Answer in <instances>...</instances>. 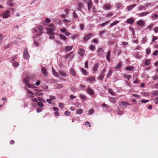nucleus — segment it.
I'll use <instances>...</instances> for the list:
<instances>
[{
    "instance_id": "1",
    "label": "nucleus",
    "mask_w": 158,
    "mask_h": 158,
    "mask_svg": "<svg viewBox=\"0 0 158 158\" xmlns=\"http://www.w3.org/2000/svg\"><path fill=\"white\" fill-rule=\"evenodd\" d=\"M44 28L42 26H39L36 28L33 29V36L34 38H36L41 35L43 33Z\"/></svg>"
},
{
    "instance_id": "2",
    "label": "nucleus",
    "mask_w": 158,
    "mask_h": 158,
    "mask_svg": "<svg viewBox=\"0 0 158 158\" xmlns=\"http://www.w3.org/2000/svg\"><path fill=\"white\" fill-rule=\"evenodd\" d=\"M15 10L13 8H10L6 11L3 15V18L6 19L10 16V12L12 14L14 13Z\"/></svg>"
},
{
    "instance_id": "3",
    "label": "nucleus",
    "mask_w": 158,
    "mask_h": 158,
    "mask_svg": "<svg viewBox=\"0 0 158 158\" xmlns=\"http://www.w3.org/2000/svg\"><path fill=\"white\" fill-rule=\"evenodd\" d=\"M29 78L26 77L23 79V82L25 83L26 86L29 88H34L35 87L34 85H31L29 83Z\"/></svg>"
},
{
    "instance_id": "4",
    "label": "nucleus",
    "mask_w": 158,
    "mask_h": 158,
    "mask_svg": "<svg viewBox=\"0 0 158 158\" xmlns=\"http://www.w3.org/2000/svg\"><path fill=\"white\" fill-rule=\"evenodd\" d=\"M59 38L58 35H50L49 37V38L50 40H54V42L56 43L57 44H59L60 43V41L58 40V38Z\"/></svg>"
},
{
    "instance_id": "5",
    "label": "nucleus",
    "mask_w": 158,
    "mask_h": 158,
    "mask_svg": "<svg viewBox=\"0 0 158 158\" xmlns=\"http://www.w3.org/2000/svg\"><path fill=\"white\" fill-rule=\"evenodd\" d=\"M47 31V34L50 35H54L55 34L54 31L55 29V28H50L47 27L46 28Z\"/></svg>"
},
{
    "instance_id": "6",
    "label": "nucleus",
    "mask_w": 158,
    "mask_h": 158,
    "mask_svg": "<svg viewBox=\"0 0 158 158\" xmlns=\"http://www.w3.org/2000/svg\"><path fill=\"white\" fill-rule=\"evenodd\" d=\"M74 54L73 52H71L69 54H66L65 55V58L66 60H72L74 57Z\"/></svg>"
},
{
    "instance_id": "7",
    "label": "nucleus",
    "mask_w": 158,
    "mask_h": 158,
    "mask_svg": "<svg viewBox=\"0 0 158 158\" xmlns=\"http://www.w3.org/2000/svg\"><path fill=\"white\" fill-rule=\"evenodd\" d=\"M23 56L24 58L27 59L30 56L28 52V50L27 48L24 49Z\"/></svg>"
},
{
    "instance_id": "8",
    "label": "nucleus",
    "mask_w": 158,
    "mask_h": 158,
    "mask_svg": "<svg viewBox=\"0 0 158 158\" xmlns=\"http://www.w3.org/2000/svg\"><path fill=\"white\" fill-rule=\"evenodd\" d=\"M25 89L27 91V94L28 97L30 98H33L34 97V93L31 91L29 90L27 88H25Z\"/></svg>"
},
{
    "instance_id": "9",
    "label": "nucleus",
    "mask_w": 158,
    "mask_h": 158,
    "mask_svg": "<svg viewBox=\"0 0 158 158\" xmlns=\"http://www.w3.org/2000/svg\"><path fill=\"white\" fill-rule=\"evenodd\" d=\"M119 104L122 106H129L130 105L129 103L126 101H121L119 103Z\"/></svg>"
},
{
    "instance_id": "10",
    "label": "nucleus",
    "mask_w": 158,
    "mask_h": 158,
    "mask_svg": "<svg viewBox=\"0 0 158 158\" xmlns=\"http://www.w3.org/2000/svg\"><path fill=\"white\" fill-rule=\"evenodd\" d=\"M51 22V20L50 19L48 18H46L45 19V21H44L43 22L42 24L46 26L47 24L50 23Z\"/></svg>"
},
{
    "instance_id": "11",
    "label": "nucleus",
    "mask_w": 158,
    "mask_h": 158,
    "mask_svg": "<svg viewBox=\"0 0 158 158\" xmlns=\"http://www.w3.org/2000/svg\"><path fill=\"white\" fill-rule=\"evenodd\" d=\"M137 24L139 26H142L145 24V22L143 20H140L137 22Z\"/></svg>"
},
{
    "instance_id": "12",
    "label": "nucleus",
    "mask_w": 158,
    "mask_h": 158,
    "mask_svg": "<svg viewBox=\"0 0 158 158\" xmlns=\"http://www.w3.org/2000/svg\"><path fill=\"white\" fill-rule=\"evenodd\" d=\"M41 71L42 72V74L44 75V76H46L47 75V72L44 68L43 67L41 68Z\"/></svg>"
},
{
    "instance_id": "13",
    "label": "nucleus",
    "mask_w": 158,
    "mask_h": 158,
    "mask_svg": "<svg viewBox=\"0 0 158 158\" xmlns=\"http://www.w3.org/2000/svg\"><path fill=\"white\" fill-rule=\"evenodd\" d=\"M103 8L105 10H107L110 9L111 6V5L109 4L105 5L103 6Z\"/></svg>"
},
{
    "instance_id": "14",
    "label": "nucleus",
    "mask_w": 158,
    "mask_h": 158,
    "mask_svg": "<svg viewBox=\"0 0 158 158\" xmlns=\"http://www.w3.org/2000/svg\"><path fill=\"white\" fill-rule=\"evenodd\" d=\"M85 52V51L84 49L80 48L78 52L80 56H83L84 55Z\"/></svg>"
},
{
    "instance_id": "15",
    "label": "nucleus",
    "mask_w": 158,
    "mask_h": 158,
    "mask_svg": "<svg viewBox=\"0 0 158 158\" xmlns=\"http://www.w3.org/2000/svg\"><path fill=\"white\" fill-rule=\"evenodd\" d=\"M88 93L91 95H93L94 94L93 90L90 88H88L86 89Z\"/></svg>"
},
{
    "instance_id": "16",
    "label": "nucleus",
    "mask_w": 158,
    "mask_h": 158,
    "mask_svg": "<svg viewBox=\"0 0 158 158\" xmlns=\"http://www.w3.org/2000/svg\"><path fill=\"white\" fill-rule=\"evenodd\" d=\"M77 6L78 7L77 8V10L81 11V9L83 7V4L81 2H79L78 3Z\"/></svg>"
},
{
    "instance_id": "17",
    "label": "nucleus",
    "mask_w": 158,
    "mask_h": 158,
    "mask_svg": "<svg viewBox=\"0 0 158 158\" xmlns=\"http://www.w3.org/2000/svg\"><path fill=\"white\" fill-rule=\"evenodd\" d=\"M92 36L91 34H89L86 35L84 37V40L85 41H87Z\"/></svg>"
},
{
    "instance_id": "18",
    "label": "nucleus",
    "mask_w": 158,
    "mask_h": 158,
    "mask_svg": "<svg viewBox=\"0 0 158 158\" xmlns=\"http://www.w3.org/2000/svg\"><path fill=\"white\" fill-rule=\"evenodd\" d=\"M149 14L148 12H144L139 14V17H143Z\"/></svg>"
},
{
    "instance_id": "19",
    "label": "nucleus",
    "mask_w": 158,
    "mask_h": 158,
    "mask_svg": "<svg viewBox=\"0 0 158 158\" xmlns=\"http://www.w3.org/2000/svg\"><path fill=\"white\" fill-rule=\"evenodd\" d=\"M134 22V19L132 18H131L128 19L126 21V23L131 24H132Z\"/></svg>"
},
{
    "instance_id": "20",
    "label": "nucleus",
    "mask_w": 158,
    "mask_h": 158,
    "mask_svg": "<svg viewBox=\"0 0 158 158\" xmlns=\"http://www.w3.org/2000/svg\"><path fill=\"white\" fill-rule=\"evenodd\" d=\"M136 6V4H133L130 6H129L127 8V11H130L131 10Z\"/></svg>"
},
{
    "instance_id": "21",
    "label": "nucleus",
    "mask_w": 158,
    "mask_h": 158,
    "mask_svg": "<svg viewBox=\"0 0 158 158\" xmlns=\"http://www.w3.org/2000/svg\"><path fill=\"white\" fill-rule=\"evenodd\" d=\"M63 22L65 23V25H66L69 26L70 25V21L68 19H64L63 20Z\"/></svg>"
},
{
    "instance_id": "22",
    "label": "nucleus",
    "mask_w": 158,
    "mask_h": 158,
    "mask_svg": "<svg viewBox=\"0 0 158 158\" xmlns=\"http://www.w3.org/2000/svg\"><path fill=\"white\" fill-rule=\"evenodd\" d=\"M99 64L98 63H96L94 65L93 68V70L94 71H96L97 70L99 67Z\"/></svg>"
},
{
    "instance_id": "23",
    "label": "nucleus",
    "mask_w": 158,
    "mask_h": 158,
    "mask_svg": "<svg viewBox=\"0 0 158 158\" xmlns=\"http://www.w3.org/2000/svg\"><path fill=\"white\" fill-rule=\"evenodd\" d=\"M95 80V78L93 77H89L86 79V81H87L92 82L94 81Z\"/></svg>"
},
{
    "instance_id": "24",
    "label": "nucleus",
    "mask_w": 158,
    "mask_h": 158,
    "mask_svg": "<svg viewBox=\"0 0 158 158\" xmlns=\"http://www.w3.org/2000/svg\"><path fill=\"white\" fill-rule=\"evenodd\" d=\"M52 73L53 75L56 77H57L59 76V74L55 71L53 67H52Z\"/></svg>"
},
{
    "instance_id": "25",
    "label": "nucleus",
    "mask_w": 158,
    "mask_h": 158,
    "mask_svg": "<svg viewBox=\"0 0 158 158\" xmlns=\"http://www.w3.org/2000/svg\"><path fill=\"white\" fill-rule=\"evenodd\" d=\"M73 48V46H66L65 48V50L66 51H70Z\"/></svg>"
},
{
    "instance_id": "26",
    "label": "nucleus",
    "mask_w": 158,
    "mask_h": 158,
    "mask_svg": "<svg viewBox=\"0 0 158 158\" xmlns=\"http://www.w3.org/2000/svg\"><path fill=\"white\" fill-rule=\"evenodd\" d=\"M34 94L38 96H42L44 95L43 93L40 92L37 90H36V91L35 92Z\"/></svg>"
},
{
    "instance_id": "27",
    "label": "nucleus",
    "mask_w": 158,
    "mask_h": 158,
    "mask_svg": "<svg viewBox=\"0 0 158 158\" xmlns=\"http://www.w3.org/2000/svg\"><path fill=\"white\" fill-rule=\"evenodd\" d=\"M83 111V109H82L79 108L77 109L76 111V114H81Z\"/></svg>"
},
{
    "instance_id": "28",
    "label": "nucleus",
    "mask_w": 158,
    "mask_h": 158,
    "mask_svg": "<svg viewBox=\"0 0 158 158\" xmlns=\"http://www.w3.org/2000/svg\"><path fill=\"white\" fill-rule=\"evenodd\" d=\"M12 0H8L7 1V5L8 6H12L13 5V4L11 3Z\"/></svg>"
},
{
    "instance_id": "29",
    "label": "nucleus",
    "mask_w": 158,
    "mask_h": 158,
    "mask_svg": "<svg viewBox=\"0 0 158 158\" xmlns=\"http://www.w3.org/2000/svg\"><path fill=\"white\" fill-rule=\"evenodd\" d=\"M87 3L88 6V9L89 10L91 8L92 5L91 0L88 1Z\"/></svg>"
},
{
    "instance_id": "30",
    "label": "nucleus",
    "mask_w": 158,
    "mask_h": 158,
    "mask_svg": "<svg viewBox=\"0 0 158 158\" xmlns=\"http://www.w3.org/2000/svg\"><path fill=\"white\" fill-rule=\"evenodd\" d=\"M59 73L61 76L63 77H65L66 76V73L64 71H59Z\"/></svg>"
},
{
    "instance_id": "31",
    "label": "nucleus",
    "mask_w": 158,
    "mask_h": 158,
    "mask_svg": "<svg viewBox=\"0 0 158 158\" xmlns=\"http://www.w3.org/2000/svg\"><path fill=\"white\" fill-rule=\"evenodd\" d=\"M119 23V21H115L113 22L112 23H111L110 24V27H112L113 26L116 25V24L118 23Z\"/></svg>"
},
{
    "instance_id": "32",
    "label": "nucleus",
    "mask_w": 158,
    "mask_h": 158,
    "mask_svg": "<svg viewBox=\"0 0 158 158\" xmlns=\"http://www.w3.org/2000/svg\"><path fill=\"white\" fill-rule=\"evenodd\" d=\"M110 52H108L106 55V58L108 61H110Z\"/></svg>"
},
{
    "instance_id": "33",
    "label": "nucleus",
    "mask_w": 158,
    "mask_h": 158,
    "mask_svg": "<svg viewBox=\"0 0 158 158\" xmlns=\"http://www.w3.org/2000/svg\"><path fill=\"white\" fill-rule=\"evenodd\" d=\"M71 73V74L74 77H75L76 76V73L75 71L73 69V68H71L70 70Z\"/></svg>"
},
{
    "instance_id": "34",
    "label": "nucleus",
    "mask_w": 158,
    "mask_h": 158,
    "mask_svg": "<svg viewBox=\"0 0 158 158\" xmlns=\"http://www.w3.org/2000/svg\"><path fill=\"white\" fill-rule=\"evenodd\" d=\"M12 65L14 67H17L19 65V64L17 62L15 61L12 63Z\"/></svg>"
},
{
    "instance_id": "35",
    "label": "nucleus",
    "mask_w": 158,
    "mask_h": 158,
    "mask_svg": "<svg viewBox=\"0 0 158 158\" xmlns=\"http://www.w3.org/2000/svg\"><path fill=\"white\" fill-rule=\"evenodd\" d=\"M151 61L149 59L146 60H145L144 64L146 66L149 65L150 64V63Z\"/></svg>"
},
{
    "instance_id": "36",
    "label": "nucleus",
    "mask_w": 158,
    "mask_h": 158,
    "mask_svg": "<svg viewBox=\"0 0 158 158\" xmlns=\"http://www.w3.org/2000/svg\"><path fill=\"white\" fill-rule=\"evenodd\" d=\"M108 91L112 95H114L115 94V93L113 91V90L110 89H108Z\"/></svg>"
},
{
    "instance_id": "37",
    "label": "nucleus",
    "mask_w": 158,
    "mask_h": 158,
    "mask_svg": "<svg viewBox=\"0 0 158 158\" xmlns=\"http://www.w3.org/2000/svg\"><path fill=\"white\" fill-rule=\"evenodd\" d=\"M60 36L61 39L64 40H66V37L65 35L62 34H60Z\"/></svg>"
},
{
    "instance_id": "38",
    "label": "nucleus",
    "mask_w": 158,
    "mask_h": 158,
    "mask_svg": "<svg viewBox=\"0 0 158 158\" xmlns=\"http://www.w3.org/2000/svg\"><path fill=\"white\" fill-rule=\"evenodd\" d=\"M112 70L111 69H110L108 73L107 74V77H109L110 76H111V75H112Z\"/></svg>"
},
{
    "instance_id": "39",
    "label": "nucleus",
    "mask_w": 158,
    "mask_h": 158,
    "mask_svg": "<svg viewBox=\"0 0 158 158\" xmlns=\"http://www.w3.org/2000/svg\"><path fill=\"white\" fill-rule=\"evenodd\" d=\"M81 70L84 74L86 75L87 74V72L83 68H81Z\"/></svg>"
},
{
    "instance_id": "40",
    "label": "nucleus",
    "mask_w": 158,
    "mask_h": 158,
    "mask_svg": "<svg viewBox=\"0 0 158 158\" xmlns=\"http://www.w3.org/2000/svg\"><path fill=\"white\" fill-rule=\"evenodd\" d=\"M122 66V63L121 62H119L118 64L116 66L115 69H118L120 68Z\"/></svg>"
},
{
    "instance_id": "41",
    "label": "nucleus",
    "mask_w": 158,
    "mask_h": 158,
    "mask_svg": "<svg viewBox=\"0 0 158 158\" xmlns=\"http://www.w3.org/2000/svg\"><path fill=\"white\" fill-rule=\"evenodd\" d=\"M124 76L125 78H127L128 80H129L131 77V76L130 75H127L126 74H124Z\"/></svg>"
},
{
    "instance_id": "42",
    "label": "nucleus",
    "mask_w": 158,
    "mask_h": 158,
    "mask_svg": "<svg viewBox=\"0 0 158 158\" xmlns=\"http://www.w3.org/2000/svg\"><path fill=\"white\" fill-rule=\"evenodd\" d=\"M37 104L38 106L40 107H43L44 106V104L40 102H37Z\"/></svg>"
},
{
    "instance_id": "43",
    "label": "nucleus",
    "mask_w": 158,
    "mask_h": 158,
    "mask_svg": "<svg viewBox=\"0 0 158 158\" xmlns=\"http://www.w3.org/2000/svg\"><path fill=\"white\" fill-rule=\"evenodd\" d=\"M134 69V67L132 66H128L126 68V69L129 71H131Z\"/></svg>"
},
{
    "instance_id": "44",
    "label": "nucleus",
    "mask_w": 158,
    "mask_h": 158,
    "mask_svg": "<svg viewBox=\"0 0 158 158\" xmlns=\"http://www.w3.org/2000/svg\"><path fill=\"white\" fill-rule=\"evenodd\" d=\"M94 112V109H90L89 111L88 114L89 115H91L93 114Z\"/></svg>"
},
{
    "instance_id": "45",
    "label": "nucleus",
    "mask_w": 158,
    "mask_h": 158,
    "mask_svg": "<svg viewBox=\"0 0 158 158\" xmlns=\"http://www.w3.org/2000/svg\"><path fill=\"white\" fill-rule=\"evenodd\" d=\"M135 57L138 59H140L142 57V55H140L139 53H137L135 55Z\"/></svg>"
},
{
    "instance_id": "46",
    "label": "nucleus",
    "mask_w": 158,
    "mask_h": 158,
    "mask_svg": "<svg viewBox=\"0 0 158 158\" xmlns=\"http://www.w3.org/2000/svg\"><path fill=\"white\" fill-rule=\"evenodd\" d=\"M116 7L118 8L119 9L121 7V4L119 3H116L115 4Z\"/></svg>"
},
{
    "instance_id": "47",
    "label": "nucleus",
    "mask_w": 158,
    "mask_h": 158,
    "mask_svg": "<svg viewBox=\"0 0 158 158\" xmlns=\"http://www.w3.org/2000/svg\"><path fill=\"white\" fill-rule=\"evenodd\" d=\"M43 110V109L40 108L38 107L36 108V111L38 113H40Z\"/></svg>"
},
{
    "instance_id": "48",
    "label": "nucleus",
    "mask_w": 158,
    "mask_h": 158,
    "mask_svg": "<svg viewBox=\"0 0 158 158\" xmlns=\"http://www.w3.org/2000/svg\"><path fill=\"white\" fill-rule=\"evenodd\" d=\"M64 106V105L63 103H60L59 104V107L60 108H63Z\"/></svg>"
},
{
    "instance_id": "49",
    "label": "nucleus",
    "mask_w": 158,
    "mask_h": 158,
    "mask_svg": "<svg viewBox=\"0 0 158 158\" xmlns=\"http://www.w3.org/2000/svg\"><path fill=\"white\" fill-rule=\"evenodd\" d=\"M73 17L74 19H75L77 18V14L75 12H73Z\"/></svg>"
},
{
    "instance_id": "50",
    "label": "nucleus",
    "mask_w": 158,
    "mask_h": 158,
    "mask_svg": "<svg viewBox=\"0 0 158 158\" xmlns=\"http://www.w3.org/2000/svg\"><path fill=\"white\" fill-rule=\"evenodd\" d=\"M66 31V28L64 27H63L60 29V31L62 33H64Z\"/></svg>"
},
{
    "instance_id": "51",
    "label": "nucleus",
    "mask_w": 158,
    "mask_h": 158,
    "mask_svg": "<svg viewBox=\"0 0 158 158\" xmlns=\"http://www.w3.org/2000/svg\"><path fill=\"white\" fill-rule=\"evenodd\" d=\"M31 101L33 102H38V98H34L31 99Z\"/></svg>"
},
{
    "instance_id": "52",
    "label": "nucleus",
    "mask_w": 158,
    "mask_h": 158,
    "mask_svg": "<svg viewBox=\"0 0 158 158\" xmlns=\"http://www.w3.org/2000/svg\"><path fill=\"white\" fill-rule=\"evenodd\" d=\"M70 112L68 111H66L64 112V114L67 116H69L70 114Z\"/></svg>"
},
{
    "instance_id": "53",
    "label": "nucleus",
    "mask_w": 158,
    "mask_h": 158,
    "mask_svg": "<svg viewBox=\"0 0 158 158\" xmlns=\"http://www.w3.org/2000/svg\"><path fill=\"white\" fill-rule=\"evenodd\" d=\"M104 77V75H100L98 77V79L100 80H102L103 78Z\"/></svg>"
},
{
    "instance_id": "54",
    "label": "nucleus",
    "mask_w": 158,
    "mask_h": 158,
    "mask_svg": "<svg viewBox=\"0 0 158 158\" xmlns=\"http://www.w3.org/2000/svg\"><path fill=\"white\" fill-rule=\"evenodd\" d=\"M90 49L91 50H94L95 48V46L93 44H92L90 47Z\"/></svg>"
},
{
    "instance_id": "55",
    "label": "nucleus",
    "mask_w": 158,
    "mask_h": 158,
    "mask_svg": "<svg viewBox=\"0 0 158 158\" xmlns=\"http://www.w3.org/2000/svg\"><path fill=\"white\" fill-rule=\"evenodd\" d=\"M132 96L134 97H136L138 98H140V96H139V95H138V94H132Z\"/></svg>"
},
{
    "instance_id": "56",
    "label": "nucleus",
    "mask_w": 158,
    "mask_h": 158,
    "mask_svg": "<svg viewBox=\"0 0 158 158\" xmlns=\"http://www.w3.org/2000/svg\"><path fill=\"white\" fill-rule=\"evenodd\" d=\"M122 53V51L121 50H118L116 54L117 55H120Z\"/></svg>"
},
{
    "instance_id": "57",
    "label": "nucleus",
    "mask_w": 158,
    "mask_h": 158,
    "mask_svg": "<svg viewBox=\"0 0 158 158\" xmlns=\"http://www.w3.org/2000/svg\"><path fill=\"white\" fill-rule=\"evenodd\" d=\"M85 68H87L88 67V61H86L85 63Z\"/></svg>"
},
{
    "instance_id": "58",
    "label": "nucleus",
    "mask_w": 158,
    "mask_h": 158,
    "mask_svg": "<svg viewBox=\"0 0 158 158\" xmlns=\"http://www.w3.org/2000/svg\"><path fill=\"white\" fill-rule=\"evenodd\" d=\"M46 102L49 104H52V101L50 99H47L46 100Z\"/></svg>"
},
{
    "instance_id": "59",
    "label": "nucleus",
    "mask_w": 158,
    "mask_h": 158,
    "mask_svg": "<svg viewBox=\"0 0 158 158\" xmlns=\"http://www.w3.org/2000/svg\"><path fill=\"white\" fill-rule=\"evenodd\" d=\"M80 27L81 30H83L84 28V26L82 24H81L80 25Z\"/></svg>"
},
{
    "instance_id": "60",
    "label": "nucleus",
    "mask_w": 158,
    "mask_h": 158,
    "mask_svg": "<svg viewBox=\"0 0 158 158\" xmlns=\"http://www.w3.org/2000/svg\"><path fill=\"white\" fill-rule=\"evenodd\" d=\"M158 39V37L153 36V37L152 41L154 42L155 40Z\"/></svg>"
},
{
    "instance_id": "61",
    "label": "nucleus",
    "mask_w": 158,
    "mask_h": 158,
    "mask_svg": "<svg viewBox=\"0 0 158 158\" xmlns=\"http://www.w3.org/2000/svg\"><path fill=\"white\" fill-rule=\"evenodd\" d=\"M78 35L77 34L73 35L72 36V38L73 40H74L78 36Z\"/></svg>"
},
{
    "instance_id": "62",
    "label": "nucleus",
    "mask_w": 158,
    "mask_h": 158,
    "mask_svg": "<svg viewBox=\"0 0 158 158\" xmlns=\"http://www.w3.org/2000/svg\"><path fill=\"white\" fill-rule=\"evenodd\" d=\"M152 94L154 95H158V91H155L153 92L152 93Z\"/></svg>"
},
{
    "instance_id": "63",
    "label": "nucleus",
    "mask_w": 158,
    "mask_h": 158,
    "mask_svg": "<svg viewBox=\"0 0 158 158\" xmlns=\"http://www.w3.org/2000/svg\"><path fill=\"white\" fill-rule=\"evenodd\" d=\"M154 31L155 33L158 32V27H155L154 29Z\"/></svg>"
},
{
    "instance_id": "64",
    "label": "nucleus",
    "mask_w": 158,
    "mask_h": 158,
    "mask_svg": "<svg viewBox=\"0 0 158 158\" xmlns=\"http://www.w3.org/2000/svg\"><path fill=\"white\" fill-rule=\"evenodd\" d=\"M154 102L156 104L158 103V98H156L154 99Z\"/></svg>"
}]
</instances>
